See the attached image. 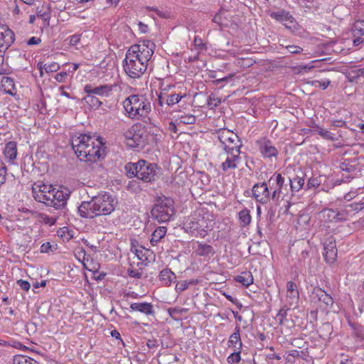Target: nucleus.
<instances>
[{
    "mask_svg": "<svg viewBox=\"0 0 364 364\" xmlns=\"http://www.w3.org/2000/svg\"><path fill=\"white\" fill-rule=\"evenodd\" d=\"M155 49L152 41L143 40L131 46L122 62V67L127 76L132 79L140 78L146 72L148 63Z\"/></svg>",
    "mask_w": 364,
    "mask_h": 364,
    "instance_id": "obj_1",
    "label": "nucleus"
},
{
    "mask_svg": "<svg viewBox=\"0 0 364 364\" xmlns=\"http://www.w3.org/2000/svg\"><path fill=\"white\" fill-rule=\"evenodd\" d=\"M72 146L77 158L87 163H97L106 155L105 143L101 136L80 134L73 140Z\"/></svg>",
    "mask_w": 364,
    "mask_h": 364,
    "instance_id": "obj_2",
    "label": "nucleus"
},
{
    "mask_svg": "<svg viewBox=\"0 0 364 364\" xmlns=\"http://www.w3.org/2000/svg\"><path fill=\"white\" fill-rule=\"evenodd\" d=\"M117 203L114 197L105 193L95 196L90 201L82 202L78 208V212L83 218L107 215L114 211Z\"/></svg>",
    "mask_w": 364,
    "mask_h": 364,
    "instance_id": "obj_3",
    "label": "nucleus"
},
{
    "mask_svg": "<svg viewBox=\"0 0 364 364\" xmlns=\"http://www.w3.org/2000/svg\"><path fill=\"white\" fill-rule=\"evenodd\" d=\"M124 114L129 119L142 120L151 110L150 102L141 95H132L122 102Z\"/></svg>",
    "mask_w": 364,
    "mask_h": 364,
    "instance_id": "obj_4",
    "label": "nucleus"
},
{
    "mask_svg": "<svg viewBox=\"0 0 364 364\" xmlns=\"http://www.w3.org/2000/svg\"><path fill=\"white\" fill-rule=\"evenodd\" d=\"M158 166L145 160L136 163H128L125 166L127 175L129 178L136 177L144 182L151 183L156 180Z\"/></svg>",
    "mask_w": 364,
    "mask_h": 364,
    "instance_id": "obj_5",
    "label": "nucleus"
},
{
    "mask_svg": "<svg viewBox=\"0 0 364 364\" xmlns=\"http://www.w3.org/2000/svg\"><path fill=\"white\" fill-rule=\"evenodd\" d=\"M215 222L213 216L210 215H200L194 213L186 221V228L193 235L205 237L214 228Z\"/></svg>",
    "mask_w": 364,
    "mask_h": 364,
    "instance_id": "obj_6",
    "label": "nucleus"
},
{
    "mask_svg": "<svg viewBox=\"0 0 364 364\" xmlns=\"http://www.w3.org/2000/svg\"><path fill=\"white\" fill-rule=\"evenodd\" d=\"M175 214L174 202L170 198H159L151 210L152 217L159 223L169 221Z\"/></svg>",
    "mask_w": 364,
    "mask_h": 364,
    "instance_id": "obj_7",
    "label": "nucleus"
},
{
    "mask_svg": "<svg viewBox=\"0 0 364 364\" xmlns=\"http://www.w3.org/2000/svg\"><path fill=\"white\" fill-rule=\"evenodd\" d=\"M125 143L132 148L144 147L147 143V134L145 127L134 124L124 133Z\"/></svg>",
    "mask_w": 364,
    "mask_h": 364,
    "instance_id": "obj_8",
    "label": "nucleus"
},
{
    "mask_svg": "<svg viewBox=\"0 0 364 364\" xmlns=\"http://www.w3.org/2000/svg\"><path fill=\"white\" fill-rule=\"evenodd\" d=\"M174 87L173 84H166L164 82L161 83L159 92L157 94L158 102L161 106H173L186 97L185 94L170 92Z\"/></svg>",
    "mask_w": 364,
    "mask_h": 364,
    "instance_id": "obj_9",
    "label": "nucleus"
},
{
    "mask_svg": "<svg viewBox=\"0 0 364 364\" xmlns=\"http://www.w3.org/2000/svg\"><path fill=\"white\" fill-rule=\"evenodd\" d=\"M218 137L223 146L224 152L240 151L242 142L239 136L232 131L223 129L218 132Z\"/></svg>",
    "mask_w": 364,
    "mask_h": 364,
    "instance_id": "obj_10",
    "label": "nucleus"
},
{
    "mask_svg": "<svg viewBox=\"0 0 364 364\" xmlns=\"http://www.w3.org/2000/svg\"><path fill=\"white\" fill-rule=\"evenodd\" d=\"M241 151L223 152L221 156H224V161L221 163L222 171L227 174H230L237 169L241 164Z\"/></svg>",
    "mask_w": 364,
    "mask_h": 364,
    "instance_id": "obj_11",
    "label": "nucleus"
},
{
    "mask_svg": "<svg viewBox=\"0 0 364 364\" xmlns=\"http://www.w3.org/2000/svg\"><path fill=\"white\" fill-rule=\"evenodd\" d=\"M53 188V185L38 181L32 186V196L36 201L46 204Z\"/></svg>",
    "mask_w": 364,
    "mask_h": 364,
    "instance_id": "obj_12",
    "label": "nucleus"
},
{
    "mask_svg": "<svg viewBox=\"0 0 364 364\" xmlns=\"http://www.w3.org/2000/svg\"><path fill=\"white\" fill-rule=\"evenodd\" d=\"M68 198L69 194L67 192L53 186L50 197L45 205L53 207L55 209H60L66 205Z\"/></svg>",
    "mask_w": 364,
    "mask_h": 364,
    "instance_id": "obj_13",
    "label": "nucleus"
},
{
    "mask_svg": "<svg viewBox=\"0 0 364 364\" xmlns=\"http://www.w3.org/2000/svg\"><path fill=\"white\" fill-rule=\"evenodd\" d=\"M131 251L141 262L150 263L155 260L154 252L141 245L136 240L131 241Z\"/></svg>",
    "mask_w": 364,
    "mask_h": 364,
    "instance_id": "obj_14",
    "label": "nucleus"
},
{
    "mask_svg": "<svg viewBox=\"0 0 364 364\" xmlns=\"http://www.w3.org/2000/svg\"><path fill=\"white\" fill-rule=\"evenodd\" d=\"M311 301L320 303L324 309H330L333 304L332 296L320 287H314L310 294Z\"/></svg>",
    "mask_w": 364,
    "mask_h": 364,
    "instance_id": "obj_15",
    "label": "nucleus"
},
{
    "mask_svg": "<svg viewBox=\"0 0 364 364\" xmlns=\"http://www.w3.org/2000/svg\"><path fill=\"white\" fill-rule=\"evenodd\" d=\"M323 246L322 255L325 262L328 264H333L336 261L338 256L336 240L331 236L326 239Z\"/></svg>",
    "mask_w": 364,
    "mask_h": 364,
    "instance_id": "obj_16",
    "label": "nucleus"
},
{
    "mask_svg": "<svg viewBox=\"0 0 364 364\" xmlns=\"http://www.w3.org/2000/svg\"><path fill=\"white\" fill-rule=\"evenodd\" d=\"M256 144L263 158L270 159L272 157H276L278 155V150L273 144V142L266 137H262L257 140Z\"/></svg>",
    "mask_w": 364,
    "mask_h": 364,
    "instance_id": "obj_17",
    "label": "nucleus"
},
{
    "mask_svg": "<svg viewBox=\"0 0 364 364\" xmlns=\"http://www.w3.org/2000/svg\"><path fill=\"white\" fill-rule=\"evenodd\" d=\"M14 32L4 24H0V53H4L14 42Z\"/></svg>",
    "mask_w": 364,
    "mask_h": 364,
    "instance_id": "obj_18",
    "label": "nucleus"
},
{
    "mask_svg": "<svg viewBox=\"0 0 364 364\" xmlns=\"http://www.w3.org/2000/svg\"><path fill=\"white\" fill-rule=\"evenodd\" d=\"M252 196L262 204L267 203L269 200V191L265 182L256 183L252 187Z\"/></svg>",
    "mask_w": 364,
    "mask_h": 364,
    "instance_id": "obj_19",
    "label": "nucleus"
},
{
    "mask_svg": "<svg viewBox=\"0 0 364 364\" xmlns=\"http://www.w3.org/2000/svg\"><path fill=\"white\" fill-rule=\"evenodd\" d=\"M269 186L272 190V198H275L282 193V188L284 185V178L279 173L275 172L269 178Z\"/></svg>",
    "mask_w": 364,
    "mask_h": 364,
    "instance_id": "obj_20",
    "label": "nucleus"
},
{
    "mask_svg": "<svg viewBox=\"0 0 364 364\" xmlns=\"http://www.w3.org/2000/svg\"><path fill=\"white\" fill-rule=\"evenodd\" d=\"M346 77L350 82L364 86V68H353L346 73Z\"/></svg>",
    "mask_w": 364,
    "mask_h": 364,
    "instance_id": "obj_21",
    "label": "nucleus"
},
{
    "mask_svg": "<svg viewBox=\"0 0 364 364\" xmlns=\"http://www.w3.org/2000/svg\"><path fill=\"white\" fill-rule=\"evenodd\" d=\"M299 298V293L296 284L290 281L287 283V303L289 306L297 304Z\"/></svg>",
    "mask_w": 364,
    "mask_h": 364,
    "instance_id": "obj_22",
    "label": "nucleus"
},
{
    "mask_svg": "<svg viewBox=\"0 0 364 364\" xmlns=\"http://www.w3.org/2000/svg\"><path fill=\"white\" fill-rule=\"evenodd\" d=\"M84 91L89 95L108 97L112 91V87L108 85H104L94 87L91 85H86L84 87Z\"/></svg>",
    "mask_w": 364,
    "mask_h": 364,
    "instance_id": "obj_23",
    "label": "nucleus"
},
{
    "mask_svg": "<svg viewBox=\"0 0 364 364\" xmlns=\"http://www.w3.org/2000/svg\"><path fill=\"white\" fill-rule=\"evenodd\" d=\"M270 16L277 21L281 22L286 28H291L294 23V18L293 16L287 11H279L277 12H272L270 14Z\"/></svg>",
    "mask_w": 364,
    "mask_h": 364,
    "instance_id": "obj_24",
    "label": "nucleus"
},
{
    "mask_svg": "<svg viewBox=\"0 0 364 364\" xmlns=\"http://www.w3.org/2000/svg\"><path fill=\"white\" fill-rule=\"evenodd\" d=\"M352 33L355 38L353 40L355 46H358L363 42L361 36L364 35V20H357L355 21L352 27Z\"/></svg>",
    "mask_w": 364,
    "mask_h": 364,
    "instance_id": "obj_25",
    "label": "nucleus"
},
{
    "mask_svg": "<svg viewBox=\"0 0 364 364\" xmlns=\"http://www.w3.org/2000/svg\"><path fill=\"white\" fill-rule=\"evenodd\" d=\"M130 309L133 311H139L146 315H152L154 311L153 305L147 302H136L130 305Z\"/></svg>",
    "mask_w": 364,
    "mask_h": 364,
    "instance_id": "obj_26",
    "label": "nucleus"
},
{
    "mask_svg": "<svg viewBox=\"0 0 364 364\" xmlns=\"http://www.w3.org/2000/svg\"><path fill=\"white\" fill-rule=\"evenodd\" d=\"M4 155L5 159L9 163H12L17 156V144L16 142L10 141L6 144L4 150Z\"/></svg>",
    "mask_w": 364,
    "mask_h": 364,
    "instance_id": "obj_27",
    "label": "nucleus"
},
{
    "mask_svg": "<svg viewBox=\"0 0 364 364\" xmlns=\"http://www.w3.org/2000/svg\"><path fill=\"white\" fill-rule=\"evenodd\" d=\"M318 216L324 223H337L336 209H323L318 213Z\"/></svg>",
    "mask_w": 364,
    "mask_h": 364,
    "instance_id": "obj_28",
    "label": "nucleus"
},
{
    "mask_svg": "<svg viewBox=\"0 0 364 364\" xmlns=\"http://www.w3.org/2000/svg\"><path fill=\"white\" fill-rule=\"evenodd\" d=\"M37 68L40 71V75L43 76V71L46 73H52L58 71L60 66V64L57 62L52 61L44 63L43 62H38L37 63Z\"/></svg>",
    "mask_w": 364,
    "mask_h": 364,
    "instance_id": "obj_29",
    "label": "nucleus"
},
{
    "mask_svg": "<svg viewBox=\"0 0 364 364\" xmlns=\"http://www.w3.org/2000/svg\"><path fill=\"white\" fill-rule=\"evenodd\" d=\"M0 89L10 95H15V83L14 79L9 77H3L0 82Z\"/></svg>",
    "mask_w": 364,
    "mask_h": 364,
    "instance_id": "obj_30",
    "label": "nucleus"
},
{
    "mask_svg": "<svg viewBox=\"0 0 364 364\" xmlns=\"http://www.w3.org/2000/svg\"><path fill=\"white\" fill-rule=\"evenodd\" d=\"M159 280L166 286H170L176 280V274L169 269H164L159 275Z\"/></svg>",
    "mask_w": 364,
    "mask_h": 364,
    "instance_id": "obj_31",
    "label": "nucleus"
},
{
    "mask_svg": "<svg viewBox=\"0 0 364 364\" xmlns=\"http://www.w3.org/2000/svg\"><path fill=\"white\" fill-rule=\"evenodd\" d=\"M228 347H237V350H241L242 343L241 341L240 327L237 326L235 332L230 335L228 341Z\"/></svg>",
    "mask_w": 364,
    "mask_h": 364,
    "instance_id": "obj_32",
    "label": "nucleus"
},
{
    "mask_svg": "<svg viewBox=\"0 0 364 364\" xmlns=\"http://www.w3.org/2000/svg\"><path fill=\"white\" fill-rule=\"evenodd\" d=\"M235 281L247 287L253 284L254 278L251 272L245 271L237 275L235 277Z\"/></svg>",
    "mask_w": 364,
    "mask_h": 364,
    "instance_id": "obj_33",
    "label": "nucleus"
},
{
    "mask_svg": "<svg viewBox=\"0 0 364 364\" xmlns=\"http://www.w3.org/2000/svg\"><path fill=\"white\" fill-rule=\"evenodd\" d=\"M167 232V228L165 226H159L154 231L150 240L151 244L154 246L165 237Z\"/></svg>",
    "mask_w": 364,
    "mask_h": 364,
    "instance_id": "obj_34",
    "label": "nucleus"
},
{
    "mask_svg": "<svg viewBox=\"0 0 364 364\" xmlns=\"http://www.w3.org/2000/svg\"><path fill=\"white\" fill-rule=\"evenodd\" d=\"M238 220L242 228L246 227L251 223L252 217L250 211L247 208H243L238 213Z\"/></svg>",
    "mask_w": 364,
    "mask_h": 364,
    "instance_id": "obj_35",
    "label": "nucleus"
},
{
    "mask_svg": "<svg viewBox=\"0 0 364 364\" xmlns=\"http://www.w3.org/2000/svg\"><path fill=\"white\" fill-rule=\"evenodd\" d=\"M199 282H200V280L198 279H191L188 281H187V280L178 281V282H177V283L176 284L175 289L177 292H181V291H183L186 289H187L189 287V286L196 285V284H199Z\"/></svg>",
    "mask_w": 364,
    "mask_h": 364,
    "instance_id": "obj_36",
    "label": "nucleus"
},
{
    "mask_svg": "<svg viewBox=\"0 0 364 364\" xmlns=\"http://www.w3.org/2000/svg\"><path fill=\"white\" fill-rule=\"evenodd\" d=\"M304 182L305 180L303 176L296 175L293 179H289L291 191L294 192L300 191L303 188Z\"/></svg>",
    "mask_w": 364,
    "mask_h": 364,
    "instance_id": "obj_37",
    "label": "nucleus"
},
{
    "mask_svg": "<svg viewBox=\"0 0 364 364\" xmlns=\"http://www.w3.org/2000/svg\"><path fill=\"white\" fill-rule=\"evenodd\" d=\"M13 364H39L33 358L23 355H16L13 358Z\"/></svg>",
    "mask_w": 364,
    "mask_h": 364,
    "instance_id": "obj_38",
    "label": "nucleus"
},
{
    "mask_svg": "<svg viewBox=\"0 0 364 364\" xmlns=\"http://www.w3.org/2000/svg\"><path fill=\"white\" fill-rule=\"evenodd\" d=\"M196 117L195 115L191 114H184L179 116L176 122L178 124H187L191 125L196 123Z\"/></svg>",
    "mask_w": 364,
    "mask_h": 364,
    "instance_id": "obj_39",
    "label": "nucleus"
},
{
    "mask_svg": "<svg viewBox=\"0 0 364 364\" xmlns=\"http://www.w3.org/2000/svg\"><path fill=\"white\" fill-rule=\"evenodd\" d=\"M213 247L210 245L198 243V247L196 250V253L199 256H208L213 253Z\"/></svg>",
    "mask_w": 364,
    "mask_h": 364,
    "instance_id": "obj_40",
    "label": "nucleus"
},
{
    "mask_svg": "<svg viewBox=\"0 0 364 364\" xmlns=\"http://www.w3.org/2000/svg\"><path fill=\"white\" fill-rule=\"evenodd\" d=\"M84 100L92 109H97L102 105V102L93 95L87 94Z\"/></svg>",
    "mask_w": 364,
    "mask_h": 364,
    "instance_id": "obj_41",
    "label": "nucleus"
},
{
    "mask_svg": "<svg viewBox=\"0 0 364 364\" xmlns=\"http://www.w3.org/2000/svg\"><path fill=\"white\" fill-rule=\"evenodd\" d=\"M315 62V60H313L308 65L293 67L292 70L295 74L309 73L315 67L314 65Z\"/></svg>",
    "mask_w": 364,
    "mask_h": 364,
    "instance_id": "obj_42",
    "label": "nucleus"
},
{
    "mask_svg": "<svg viewBox=\"0 0 364 364\" xmlns=\"http://www.w3.org/2000/svg\"><path fill=\"white\" fill-rule=\"evenodd\" d=\"M168 314L169 316L174 320L178 321L181 319L180 316L182 313H186L188 311L187 309L184 308H169L168 310Z\"/></svg>",
    "mask_w": 364,
    "mask_h": 364,
    "instance_id": "obj_43",
    "label": "nucleus"
},
{
    "mask_svg": "<svg viewBox=\"0 0 364 364\" xmlns=\"http://www.w3.org/2000/svg\"><path fill=\"white\" fill-rule=\"evenodd\" d=\"M37 16L42 19L43 22V26L47 27L50 24V20L51 18V14L50 11L38 10L37 11Z\"/></svg>",
    "mask_w": 364,
    "mask_h": 364,
    "instance_id": "obj_44",
    "label": "nucleus"
},
{
    "mask_svg": "<svg viewBox=\"0 0 364 364\" xmlns=\"http://www.w3.org/2000/svg\"><path fill=\"white\" fill-rule=\"evenodd\" d=\"M351 215L349 211L345 208L341 210L336 209V219L338 222H345L350 218Z\"/></svg>",
    "mask_w": 364,
    "mask_h": 364,
    "instance_id": "obj_45",
    "label": "nucleus"
},
{
    "mask_svg": "<svg viewBox=\"0 0 364 364\" xmlns=\"http://www.w3.org/2000/svg\"><path fill=\"white\" fill-rule=\"evenodd\" d=\"M4 54L0 53V75H9L11 73V68L4 63Z\"/></svg>",
    "mask_w": 364,
    "mask_h": 364,
    "instance_id": "obj_46",
    "label": "nucleus"
},
{
    "mask_svg": "<svg viewBox=\"0 0 364 364\" xmlns=\"http://www.w3.org/2000/svg\"><path fill=\"white\" fill-rule=\"evenodd\" d=\"M331 81L328 79L321 80H312L309 84L315 87H320L322 90H326L330 85Z\"/></svg>",
    "mask_w": 364,
    "mask_h": 364,
    "instance_id": "obj_47",
    "label": "nucleus"
},
{
    "mask_svg": "<svg viewBox=\"0 0 364 364\" xmlns=\"http://www.w3.org/2000/svg\"><path fill=\"white\" fill-rule=\"evenodd\" d=\"M318 134L322 138L330 140L331 141H333L336 139L334 134L323 128H319L318 130Z\"/></svg>",
    "mask_w": 364,
    "mask_h": 364,
    "instance_id": "obj_48",
    "label": "nucleus"
},
{
    "mask_svg": "<svg viewBox=\"0 0 364 364\" xmlns=\"http://www.w3.org/2000/svg\"><path fill=\"white\" fill-rule=\"evenodd\" d=\"M254 63V60L250 58H237L235 61V64L237 66H240L242 68H249Z\"/></svg>",
    "mask_w": 364,
    "mask_h": 364,
    "instance_id": "obj_49",
    "label": "nucleus"
},
{
    "mask_svg": "<svg viewBox=\"0 0 364 364\" xmlns=\"http://www.w3.org/2000/svg\"><path fill=\"white\" fill-rule=\"evenodd\" d=\"M241 350H237L235 352L231 353L228 358L227 361L229 364L237 363L241 360Z\"/></svg>",
    "mask_w": 364,
    "mask_h": 364,
    "instance_id": "obj_50",
    "label": "nucleus"
},
{
    "mask_svg": "<svg viewBox=\"0 0 364 364\" xmlns=\"http://www.w3.org/2000/svg\"><path fill=\"white\" fill-rule=\"evenodd\" d=\"M323 177V176H319L318 177H312V178H309L308 181V183H307L308 187L309 188H318L321 184Z\"/></svg>",
    "mask_w": 364,
    "mask_h": 364,
    "instance_id": "obj_51",
    "label": "nucleus"
},
{
    "mask_svg": "<svg viewBox=\"0 0 364 364\" xmlns=\"http://www.w3.org/2000/svg\"><path fill=\"white\" fill-rule=\"evenodd\" d=\"M82 34L75 33L67 38L66 41L68 42V45L70 46H77L81 41Z\"/></svg>",
    "mask_w": 364,
    "mask_h": 364,
    "instance_id": "obj_52",
    "label": "nucleus"
},
{
    "mask_svg": "<svg viewBox=\"0 0 364 364\" xmlns=\"http://www.w3.org/2000/svg\"><path fill=\"white\" fill-rule=\"evenodd\" d=\"M75 257L76 258L80 261L81 262L84 267L88 269V270H90L87 266H86V263H85V259H86V257H87V255H86V252H85V250L83 249V248H80L77 252L75 253Z\"/></svg>",
    "mask_w": 364,
    "mask_h": 364,
    "instance_id": "obj_53",
    "label": "nucleus"
},
{
    "mask_svg": "<svg viewBox=\"0 0 364 364\" xmlns=\"http://www.w3.org/2000/svg\"><path fill=\"white\" fill-rule=\"evenodd\" d=\"M6 167L3 161L0 159V185L4 184L6 182Z\"/></svg>",
    "mask_w": 364,
    "mask_h": 364,
    "instance_id": "obj_54",
    "label": "nucleus"
},
{
    "mask_svg": "<svg viewBox=\"0 0 364 364\" xmlns=\"http://www.w3.org/2000/svg\"><path fill=\"white\" fill-rule=\"evenodd\" d=\"M221 103L220 98L218 97L215 95H210L208 100V105L211 108L218 107Z\"/></svg>",
    "mask_w": 364,
    "mask_h": 364,
    "instance_id": "obj_55",
    "label": "nucleus"
},
{
    "mask_svg": "<svg viewBox=\"0 0 364 364\" xmlns=\"http://www.w3.org/2000/svg\"><path fill=\"white\" fill-rule=\"evenodd\" d=\"M58 235L67 240L71 238V235L69 234L68 229L66 227H63L58 230Z\"/></svg>",
    "mask_w": 364,
    "mask_h": 364,
    "instance_id": "obj_56",
    "label": "nucleus"
},
{
    "mask_svg": "<svg viewBox=\"0 0 364 364\" xmlns=\"http://www.w3.org/2000/svg\"><path fill=\"white\" fill-rule=\"evenodd\" d=\"M286 48L288 50V51L291 53H293V54H299L300 53H301V51L303 50V48L298 46H294V45H289V46H286Z\"/></svg>",
    "mask_w": 364,
    "mask_h": 364,
    "instance_id": "obj_57",
    "label": "nucleus"
},
{
    "mask_svg": "<svg viewBox=\"0 0 364 364\" xmlns=\"http://www.w3.org/2000/svg\"><path fill=\"white\" fill-rule=\"evenodd\" d=\"M68 73L67 71L60 72L55 76V80L58 82H63L68 77Z\"/></svg>",
    "mask_w": 364,
    "mask_h": 364,
    "instance_id": "obj_58",
    "label": "nucleus"
},
{
    "mask_svg": "<svg viewBox=\"0 0 364 364\" xmlns=\"http://www.w3.org/2000/svg\"><path fill=\"white\" fill-rule=\"evenodd\" d=\"M17 284L20 286V287L26 291H28L31 288V284L28 281L23 280V279H18L17 280Z\"/></svg>",
    "mask_w": 364,
    "mask_h": 364,
    "instance_id": "obj_59",
    "label": "nucleus"
},
{
    "mask_svg": "<svg viewBox=\"0 0 364 364\" xmlns=\"http://www.w3.org/2000/svg\"><path fill=\"white\" fill-rule=\"evenodd\" d=\"M353 210L356 212L361 210L364 208V203H353L348 205Z\"/></svg>",
    "mask_w": 364,
    "mask_h": 364,
    "instance_id": "obj_60",
    "label": "nucleus"
},
{
    "mask_svg": "<svg viewBox=\"0 0 364 364\" xmlns=\"http://www.w3.org/2000/svg\"><path fill=\"white\" fill-rule=\"evenodd\" d=\"M286 316H287V311L285 309H282L278 311V313L277 314V318L279 321V324H282L283 321L286 318Z\"/></svg>",
    "mask_w": 364,
    "mask_h": 364,
    "instance_id": "obj_61",
    "label": "nucleus"
},
{
    "mask_svg": "<svg viewBox=\"0 0 364 364\" xmlns=\"http://www.w3.org/2000/svg\"><path fill=\"white\" fill-rule=\"evenodd\" d=\"M64 65H68L69 66V68L68 69V73H75L80 67V64L79 63H66L65 64H64Z\"/></svg>",
    "mask_w": 364,
    "mask_h": 364,
    "instance_id": "obj_62",
    "label": "nucleus"
},
{
    "mask_svg": "<svg viewBox=\"0 0 364 364\" xmlns=\"http://www.w3.org/2000/svg\"><path fill=\"white\" fill-rule=\"evenodd\" d=\"M41 42V39L38 37L33 36L27 41V45L33 46L38 45Z\"/></svg>",
    "mask_w": 364,
    "mask_h": 364,
    "instance_id": "obj_63",
    "label": "nucleus"
},
{
    "mask_svg": "<svg viewBox=\"0 0 364 364\" xmlns=\"http://www.w3.org/2000/svg\"><path fill=\"white\" fill-rule=\"evenodd\" d=\"M51 250V245L50 242H45L41 245L40 247L41 252L42 253H48Z\"/></svg>",
    "mask_w": 364,
    "mask_h": 364,
    "instance_id": "obj_64",
    "label": "nucleus"
}]
</instances>
